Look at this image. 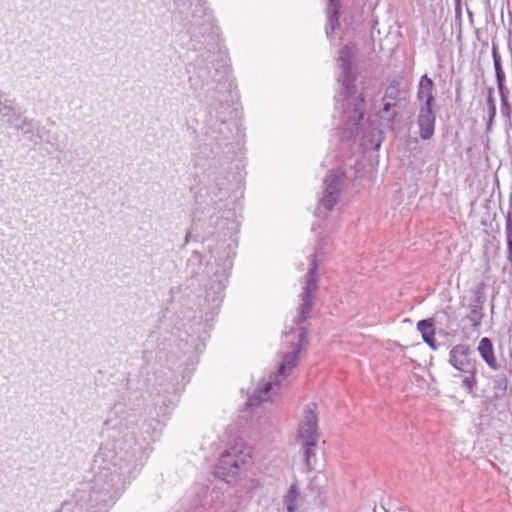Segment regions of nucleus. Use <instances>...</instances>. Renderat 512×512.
Instances as JSON below:
<instances>
[{
    "instance_id": "f257e3e1",
    "label": "nucleus",
    "mask_w": 512,
    "mask_h": 512,
    "mask_svg": "<svg viewBox=\"0 0 512 512\" xmlns=\"http://www.w3.org/2000/svg\"><path fill=\"white\" fill-rule=\"evenodd\" d=\"M92 477L80 483L57 512H107L141 471L160 431H101Z\"/></svg>"
},
{
    "instance_id": "f03ea898",
    "label": "nucleus",
    "mask_w": 512,
    "mask_h": 512,
    "mask_svg": "<svg viewBox=\"0 0 512 512\" xmlns=\"http://www.w3.org/2000/svg\"><path fill=\"white\" fill-rule=\"evenodd\" d=\"M205 51L197 55L187 68L191 88L205 91L208 113L205 120V141L210 152L218 155L223 150L230 152L235 132L238 131L236 119V86L231 78L230 58L219 39L212 38Z\"/></svg>"
},
{
    "instance_id": "7ed1b4c3",
    "label": "nucleus",
    "mask_w": 512,
    "mask_h": 512,
    "mask_svg": "<svg viewBox=\"0 0 512 512\" xmlns=\"http://www.w3.org/2000/svg\"><path fill=\"white\" fill-rule=\"evenodd\" d=\"M208 184L206 194L210 201L207 203V213L210 214L211 223H214L218 236L229 237L228 244H217L210 249V259L205 265L202 263V256L198 251H193L187 260V269L192 278L198 279L204 274L208 277L204 283L205 300L208 302V309L212 316L217 312L223 300V292L228 283L229 273L233 266L235 248L237 246L232 237L239 230L240 221L236 212L235 201L230 200L229 181L222 172L210 171L208 173Z\"/></svg>"
},
{
    "instance_id": "20e7f679",
    "label": "nucleus",
    "mask_w": 512,
    "mask_h": 512,
    "mask_svg": "<svg viewBox=\"0 0 512 512\" xmlns=\"http://www.w3.org/2000/svg\"><path fill=\"white\" fill-rule=\"evenodd\" d=\"M341 69L337 82L340 84L339 92L334 96L335 111L339 113L341 139H352V46L344 45L337 58Z\"/></svg>"
},
{
    "instance_id": "39448f33",
    "label": "nucleus",
    "mask_w": 512,
    "mask_h": 512,
    "mask_svg": "<svg viewBox=\"0 0 512 512\" xmlns=\"http://www.w3.org/2000/svg\"><path fill=\"white\" fill-rule=\"evenodd\" d=\"M308 339V329L301 327L298 333V341L293 344L292 351L283 356L282 362L278 367V372L271 375L268 381L259 383L254 393L248 397L245 402V408L250 409L259 406L262 402L269 399V393L274 385H280L281 378L285 379L288 370H292L298 364L299 356L303 344Z\"/></svg>"
},
{
    "instance_id": "423d86ee",
    "label": "nucleus",
    "mask_w": 512,
    "mask_h": 512,
    "mask_svg": "<svg viewBox=\"0 0 512 512\" xmlns=\"http://www.w3.org/2000/svg\"><path fill=\"white\" fill-rule=\"evenodd\" d=\"M297 441L301 444L303 464L308 472L314 469L312 459L315 458L319 441L317 405L310 403L304 410L303 420L299 424Z\"/></svg>"
},
{
    "instance_id": "0eeeda50",
    "label": "nucleus",
    "mask_w": 512,
    "mask_h": 512,
    "mask_svg": "<svg viewBox=\"0 0 512 512\" xmlns=\"http://www.w3.org/2000/svg\"><path fill=\"white\" fill-rule=\"evenodd\" d=\"M472 350L466 344H457L449 352V363L459 372L463 373L462 387L469 393L477 388V360L471 357Z\"/></svg>"
},
{
    "instance_id": "6e6552de",
    "label": "nucleus",
    "mask_w": 512,
    "mask_h": 512,
    "mask_svg": "<svg viewBox=\"0 0 512 512\" xmlns=\"http://www.w3.org/2000/svg\"><path fill=\"white\" fill-rule=\"evenodd\" d=\"M346 171L343 167L330 169L323 180L322 196L318 200L315 216L322 217V209L325 213L331 212L340 199L346 180Z\"/></svg>"
},
{
    "instance_id": "1a4fd4ad",
    "label": "nucleus",
    "mask_w": 512,
    "mask_h": 512,
    "mask_svg": "<svg viewBox=\"0 0 512 512\" xmlns=\"http://www.w3.org/2000/svg\"><path fill=\"white\" fill-rule=\"evenodd\" d=\"M318 282V261L316 252L311 255L309 269L306 274V283L301 293V304L298 307V314L294 318L293 322L296 325H300L305 322L311 312L314 300V293L317 289Z\"/></svg>"
},
{
    "instance_id": "9d476101",
    "label": "nucleus",
    "mask_w": 512,
    "mask_h": 512,
    "mask_svg": "<svg viewBox=\"0 0 512 512\" xmlns=\"http://www.w3.org/2000/svg\"><path fill=\"white\" fill-rule=\"evenodd\" d=\"M174 5L179 14L195 7L192 11V19L188 20L186 18V25L203 30V32L218 29L213 14L203 7L202 0H174Z\"/></svg>"
},
{
    "instance_id": "9b49d317",
    "label": "nucleus",
    "mask_w": 512,
    "mask_h": 512,
    "mask_svg": "<svg viewBox=\"0 0 512 512\" xmlns=\"http://www.w3.org/2000/svg\"><path fill=\"white\" fill-rule=\"evenodd\" d=\"M492 56H493V64L495 69V77L497 82V88L500 95V113L502 117L505 119V128L506 130L512 128V108L509 104L508 98L505 94V73L502 69L501 65V57L497 51L495 45L492 48Z\"/></svg>"
},
{
    "instance_id": "f8f14e48",
    "label": "nucleus",
    "mask_w": 512,
    "mask_h": 512,
    "mask_svg": "<svg viewBox=\"0 0 512 512\" xmlns=\"http://www.w3.org/2000/svg\"><path fill=\"white\" fill-rule=\"evenodd\" d=\"M485 290L486 284L484 282H479L478 284L475 285V287L472 290L473 297L468 306L469 313L465 317V319L469 321L470 325L477 330L481 327L482 321L485 317Z\"/></svg>"
},
{
    "instance_id": "ddd939ff",
    "label": "nucleus",
    "mask_w": 512,
    "mask_h": 512,
    "mask_svg": "<svg viewBox=\"0 0 512 512\" xmlns=\"http://www.w3.org/2000/svg\"><path fill=\"white\" fill-rule=\"evenodd\" d=\"M240 471L239 460L236 457V449L232 451L224 452L219 459L218 465L216 466V474L223 477V479L230 483L236 478Z\"/></svg>"
},
{
    "instance_id": "4468645a",
    "label": "nucleus",
    "mask_w": 512,
    "mask_h": 512,
    "mask_svg": "<svg viewBox=\"0 0 512 512\" xmlns=\"http://www.w3.org/2000/svg\"><path fill=\"white\" fill-rule=\"evenodd\" d=\"M436 116L433 106L421 105L417 124L419 127V135L423 140H429L434 135Z\"/></svg>"
},
{
    "instance_id": "2eb2a0df",
    "label": "nucleus",
    "mask_w": 512,
    "mask_h": 512,
    "mask_svg": "<svg viewBox=\"0 0 512 512\" xmlns=\"http://www.w3.org/2000/svg\"><path fill=\"white\" fill-rule=\"evenodd\" d=\"M477 351L482 360L491 370L497 371L500 369V364L495 357L494 346L490 338H481L477 347Z\"/></svg>"
},
{
    "instance_id": "dca6fc26",
    "label": "nucleus",
    "mask_w": 512,
    "mask_h": 512,
    "mask_svg": "<svg viewBox=\"0 0 512 512\" xmlns=\"http://www.w3.org/2000/svg\"><path fill=\"white\" fill-rule=\"evenodd\" d=\"M434 83L427 74L420 78L418 84L417 98L422 105L434 106L435 98L432 93Z\"/></svg>"
},
{
    "instance_id": "f3484780",
    "label": "nucleus",
    "mask_w": 512,
    "mask_h": 512,
    "mask_svg": "<svg viewBox=\"0 0 512 512\" xmlns=\"http://www.w3.org/2000/svg\"><path fill=\"white\" fill-rule=\"evenodd\" d=\"M340 7V0L327 1V24L325 26V32H335V30L338 29Z\"/></svg>"
},
{
    "instance_id": "a211bd4d",
    "label": "nucleus",
    "mask_w": 512,
    "mask_h": 512,
    "mask_svg": "<svg viewBox=\"0 0 512 512\" xmlns=\"http://www.w3.org/2000/svg\"><path fill=\"white\" fill-rule=\"evenodd\" d=\"M417 329L421 333L423 341L433 350L437 348L435 342V328L432 319H423L417 323Z\"/></svg>"
},
{
    "instance_id": "6ab92c4d",
    "label": "nucleus",
    "mask_w": 512,
    "mask_h": 512,
    "mask_svg": "<svg viewBox=\"0 0 512 512\" xmlns=\"http://www.w3.org/2000/svg\"><path fill=\"white\" fill-rule=\"evenodd\" d=\"M21 113L15 107V101L4 102L0 112L1 121L13 127L18 122Z\"/></svg>"
},
{
    "instance_id": "aec40b11",
    "label": "nucleus",
    "mask_w": 512,
    "mask_h": 512,
    "mask_svg": "<svg viewBox=\"0 0 512 512\" xmlns=\"http://www.w3.org/2000/svg\"><path fill=\"white\" fill-rule=\"evenodd\" d=\"M300 497V492L296 484H293L289 487L287 493L284 496V505L286 507L287 512H296L298 506V499Z\"/></svg>"
},
{
    "instance_id": "412c9836",
    "label": "nucleus",
    "mask_w": 512,
    "mask_h": 512,
    "mask_svg": "<svg viewBox=\"0 0 512 512\" xmlns=\"http://www.w3.org/2000/svg\"><path fill=\"white\" fill-rule=\"evenodd\" d=\"M13 128L17 131H21L23 134H34L35 122L33 119H29L22 114L19 116L18 122L14 124Z\"/></svg>"
},
{
    "instance_id": "4be33fe9",
    "label": "nucleus",
    "mask_w": 512,
    "mask_h": 512,
    "mask_svg": "<svg viewBox=\"0 0 512 512\" xmlns=\"http://www.w3.org/2000/svg\"><path fill=\"white\" fill-rule=\"evenodd\" d=\"M400 94L401 91L399 89V82L393 80L386 88L382 101L388 100L397 103V101L400 99Z\"/></svg>"
},
{
    "instance_id": "5701e85b",
    "label": "nucleus",
    "mask_w": 512,
    "mask_h": 512,
    "mask_svg": "<svg viewBox=\"0 0 512 512\" xmlns=\"http://www.w3.org/2000/svg\"><path fill=\"white\" fill-rule=\"evenodd\" d=\"M496 112V109H487V116L485 117L487 134L493 131Z\"/></svg>"
},
{
    "instance_id": "b1692460",
    "label": "nucleus",
    "mask_w": 512,
    "mask_h": 512,
    "mask_svg": "<svg viewBox=\"0 0 512 512\" xmlns=\"http://www.w3.org/2000/svg\"><path fill=\"white\" fill-rule=\"evenodd\" d=\"M505 235L506 238L512 237V204L510 205L505 216Z\"/></svg>"
},
{
    "instance_id": "393cba45",
    "label": "nucleus",
    "mask_w": 512,
    "mask_h": 512,
    "mask_svg": "<svg viewBox=\"0 0 512 512\" xmlns=\"http://www.w3.org/2000/svg\"><path fill=\"white\" fill-rule=\"evenodd\" d=\"M493 383H494V387L496 389H501V390L505 391L507 388V385H508V380H507L506 376H504V375L496 376Z\"/></svg>"
},
{
    "instance_id": "a878e982",
    "label": "nucleus",
    "mask_w": 512,
    "mask_h": 512,
    "mask_svg": "<svg viewBox=\"0 0 512 512\" xmlns=\"http://www.w3.org/2000/svg\"><path fill=\"white\" fill-rule=\"evenodd\" d=\"M487 109H496V102L494 97V89L492 87L487 89L486 99Z\"/></svg>"
},
{
    "instance_id": "bb28decb",
    "label": "nucleus",
    "mask_w": 512,
    "mask_h": 512,
    "mask_svg": "<svg viewBox=\"0 0 512 512\" xmlns=\"http://www.w3.org/2000/svg\"><path fill=\"white\" fill-rule=\"evenodd\" d=\"M396 105H397V103H394V102H392V101H388V100L383 101V108H382V110H381V113H382L383 115H387V114H389L390 110H391L393 107H395Z\"/></svg>"
},
{
    "instance_id": "cd10ccee",
    "label": "nucleus",
    "mask_w": 512,
    "mask_h": 512,
    "mask_svg": "<svg viewBox=\"0 0 512 512\" xmlns=\"http://www.w3.org/2000/svg\"><path fill=\"white\" fill-rule=\"evenodd\" d=\"M507 243V260L511 264L512 267V237L506 238Z\"/></svg>"
},
{
    "instance_id": "c85d7f7f",
    "label": "nucleus",
    "mask_w": 512,
    "mask_h": 512,
    "mask_svg": "<svg viewBox=\"0 0 512 512\" xmlns=\"http://www.w3.org/2000/svg\"><path fill=\"white\" fill-rule=\"evenodd\" d=\"M353 113H354V126L357 124L356 123V118L358 121L362 120L363 119V113L358 111V109L354 106V110H353Z\"/></svg>"
},
{
    "instance_id": "c756f323",
    "label": "nucleus",
    "mask_w": 512,
    "mask_h": 512,
    "mask_svg": "<svg viewBox=\"0 0 512 512\" xmlns=\"http://www.w3.org/2000/svg\"><path fill=\"white\" fill-rule=\"evenodd\" d=\"M194 36L196 37V39H203L204 42H206V37H211L212 34H204V33H201V34H194Z\"/></svg>"
},
{
    "instance_id": "7c9ffc66",
    "label": "nucleus",
    "mask_w": 512,
    "mask_h": 512,
    "mask_svg": "<svg viewBox=\"0 0 512 512\" xmlns=\"http://www.w3.org/2000/svg\"><path fill=\"white\" fill-rule=\"evenodd\" d=\"M330 42L333 44L334 43V40L337 38V36H340V34H334V33H331V34H327Z\"/></svg>"
},
{
    "instance_id": "2f4dec72",
    "label": "nucleus",
    "mask_w": 512,
    "mask_h": 512,
    "mask_svg": "<svg viewBox=\"0 0 512 512\" xmlns=\"http://www.w3.org/2000/svg\"><path fill=\"white\" fill-rule=\"evenodd\" d=\"M190 239H191V232H190V231H188V232L186 233L185 241H184V244L182 245V248H183V247H184V246H185V245L190 241Z\"/></svg>"
},
{
    "instance_id": "473e14b6",
    "label": "nucleus",
    "mask_w": 512,
    "mask_h": 512,
    "mask_svg": "<svg viewBox=\"0 0 512 512\" xmlns=\"http://www.w3.org/2000/svg\"><path fill=\"white\" fill-rule=\"evenodd\" d=\"M357 100L360 101L361 103L364 102L365 98H364V95L363 93H360L358 96H357Z\"/></svg>"
},
{
    "instance_id": "72a5a7b5",
    "label": "nucleus",
    "mask_w": 512,
    "mask_h": 512,
    "mask_svg": "<svg viewBox=\"0 0 512 512\" xmlns=\"http://www.w3.org/2000/svg\"><path fill=\"white\" fill-rule=\"evenodd\" d=\"M293 333V329L290 332H284L285 336H288L289 334Z\"/></svg>"
},
{
    "instance_id": "f704fd0d",
    "label": "nucleus",
    "mask_w": 512,
    "mask_h": 512,
    "mask_svg": "<svg viewBox=\"0 0 512 512\" xmlns=\"http://www.w3.org/2000/svg\"><path fill=\"white\" fill-rule=\"evenodd\" d=\"M37 136H38L39 138H41V137H42V136H41V134H40V129H37Z\"/></svg>"
},
{
    "instance_id": "c9c22d12",
    "label": "nucleus",
    "mask_w": 512,
    "mask_h": 512,
    "mask_svg": "<svg viewBox=\"0 0 512 512\" xmlns=\"http://www.w3.org/2000/svg\"><path fill=\"white\" fill-rule=\"evenodd\" d=\"M462 38V34L461 33H458V40L461 42V39Z\"/></svg>"
},
{
    "instance_id": "e433bc0d",
    "label": "nucleus",
    "mask_w": 512,
    "mask_h": 512,
    "mask_svg": "<svg viewBox=\"0 0 512 512\" xmlns=\"http://www.w3.org/2000/svg\"><path fill=\"white\" fill-rule=\"evenodd\" d=\"M379 147H380V143H377V144L375 145V148H376V149H378Z\"/></svg>"
},
{
    "instance_id": "4c0bfd02",
    "label": "nucleus",
    "mask_w": 512,
    "mask_h": 512,
    "mask_svg": "<svg viewBox=\"0 0 512 512\" xmlns=\"http://www.w3.org/2000/svg\"><path fill=\"white\" fill-rule=\"evenodd\" d=\"M509 40L510 41L512 40V34H509Z\"/></svg>"
}]
</instances>
